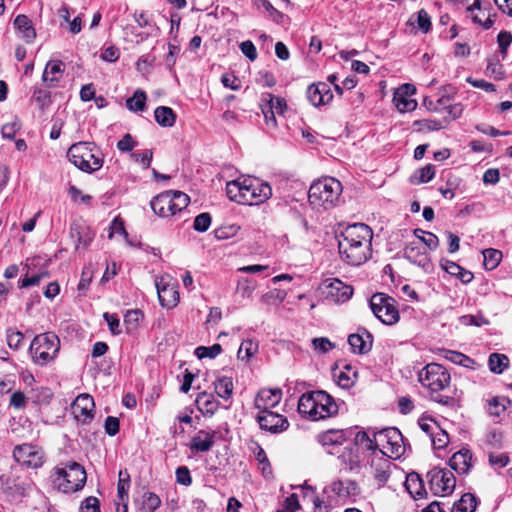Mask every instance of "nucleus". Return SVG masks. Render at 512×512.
Masks as SVG:
<instances>
[{
	"label": "nucleus",
	"instance_id": "obj_1",
	"mask_svg": "<svg viewBox=\"0 0 512 512\" xmlns=\"http://www.w3.org/2000/svg\"><path fill=\"white\" fill-rule=\"evenodd\" d=\"M373 232L364 223H356L346 227L338 240V249L343 261L359 266L371 256Z\"/></svg>",
	"mask_w": 512,
	"mask_h": 512
},
{
	"label": "nucleus",
	"instance_id": "obj_17",
	"mask_svg": "<svg viewBox=\"0 0 512 512\" xmlns=\"http://www.w3.org/2000/svg\"><path fill=\"white\" fill-rule=\"evenodd\" d=\"M416 88L411 84H403L394 91L393 103L396 109L401 112H410L416 109L417 101L413 99Z\"/></svg>",
	"mask_w": 512,
	"mask_h": 512
},
{
	"label": "nucleus",
	"instance_id": "obj_60",
	"mask_svg": "<svg viewBox=\"0 0 512 512\" xmlns=\"http://www.w3.org/2000/svg\"><path fill=\"white\" fill-rule=\"evenodd\" d=\"M211 224V216L208 213L199 214L195 220L193 227L196 231L205 232Z\"/></svg>",
	"mask_w": 512,
	"mask_h": 512
},
{
	"label": "nucleus",
	"instance_id": "obj_63",
	"mask_svg": "<svg viewBox=\"0 0 512 512\" xmlns=\"http://www.w3.org/2000/svg\"><path fill=\"white\" fill-rule=\"evenodd\" d=\"M298 509H299L298 497L296 494H292L285 499V501L282 505V508H280L277 512H295Z\"/></svg>",
	"mask_w": 512,
	"mask_h": 512
},
{
	"label": "nucleus",
	"instance_id": "obj_37",
	"mask_svg": "<svg viewBox=\"0 0 512 512\" xmlns=\"http://www.w3.org/2000/svg\"><path fill=\"white\" fill-rule=\"evenodd\" d=\"M491 372L501 374L509 365V359L505 354L492 353L488 359Z\"/></svg>",
	"mask_w": 512,
	"mask_h": 512
},
{
	"label": "nucleus",
	"instance_id": "obj_45",
	"mask_svg": "<svg viewBox=\"0 0 512 512\" xmlns=\"http://www.w3.org/2000/svg\"><path fill=\"white\" fill-rule=\"evenodd\" d=\"M482 254H483L484 266L488 270L495 269L499 265V263L502 259L501 251L496 250V249H492V248L485 249L482 251Z\"/></svg>",
	"mask_w": 512,
	"mask_h": 512
},
{
	"label": "nucleus",
	"instance_id": "obj_28",
	"mask_svg": "<svg viewBox=\"0 0 512 512\" xmlns=\"http://www.w3.org/2000/svg\"><path fill=\"white\" fill-rule=\"evenodd\" d=\"M195 402L199 411L205 416L214 415L219 408V402L214 395L205 391L197 395Z\"/></svg>",
	"mask_w": 512,
	"mask_h": 512
},
{
	"label": "nucleus",
	"instance_id": "obj_47",
	"mask_svg": "<svg viewBox=\"0 0 512 512\" xmlns=\"http://www.w3.org/2000/svg\"><path fill=\"white\" fill-rule=\"evenodd\" d=\"M414 233L417 237L416 241H420L425 248L427 247L430 250H435L438 247L439 240L435 234L419 229L415 230Z\"/></svg>",
	"mask_w": 512,
	"mask_h": 512
},
{
	"label": "nucleus",
	"instance_id": "obj_19",
	"mask_svg": "<svg viewBox=\"0 0 512 512\" xmlns=\"http://www.w3.org/2000/svg\"><path fill=\"white\" fill-rule=\"evenodd\" d=\"M94 400L88 394L79 395L72 404V412L77 421L82 423H89L93 417Z\"/></svg>",
	"mask_w": 512,
	"mask_h": 512
},
{
	"label": "nucleus",
	"instance_id": "obj_49",
	"mask_svg": "<svg viewBox=\"0 0 512 512\" xmlns=\"http://www.w3.org/2000/svg\"><path fill=\"white\" fill-rule=\"evenodd\" d=\"M53 393L47 387H37L31 390L30 398L36 404H47L51 400Z\"/></svg>",
	"mask_w": 512,
	"mask_h": 512
},
{
	"label": "nucleus",
	"instance_id": "obj_43",
	"mask_svg": "<svg viewBox=\"0 0 512 512\" xmlns=\"http://www.w3.org/2000/svg\"><path fill=\"white\" fill-rule=\"evenodd\" d=\"M447 120H430L423 119L414 122V127L417 131L420 132H430V131H438L440 129L445 128Z\"/></svg>",
	"mask_w": 512,
	"mask_h": 512
},
{
	"label": "nucleus",
	"instance_id": "obj_38",
	"mask_svg": "<svg viewBox=\"0 0 512 512\" xmlns=\"http://www.w3.org/2000/svg\"><path fill=\"white\" fill-rule=\"evenodd\" d=\"M476 498L470 493L464 494L459 501L455 502L452 512H474L476 509Z\"/></svg>",
	"mask_w": 512,
	"mask_h": 512
},
{
	"label": "nucleus",
	"instance_id": "obj_61",
	"mask_svg": "<svg viewBox=\"0 0 512 512\" xmlns=\"http://www.w3.org/2000/svg\"><path fill=\"white\" fill-rule=\"evenodd\" d=\"M176 481L177 483L190 486L192 484V477L190 475V471L186 466H180L176 469Z\"/></svg>",
	"mask_w": 512,
	"mask_h": 512
},
{
	"label": "nucleus",
	"instance_id": "obj_22",
	"mask_svg": "<svg viewBox=\"0 0 512 512\" xmlns=\"http://www.w3.org/2000/svg\"><path fill=\"white\" fill-rule=\"evenodd\" d=\"M348 343L354 353L365 354L372 348L373 337L366 329H360L349 335Z\"/></svg>",
	"mask_w": 512,
	"mask_h": 512
},
{
	"label": "nucleus",
	"instance_id": "obj_56",
	"mask_svg": "<svg viewBox=\"0 0 512 512\" xmlns=\"http://www.w3.org/2000/svg\"><path fill=\"white\" fill-rule=\"evenodd\" d=\"M430 439L433 443L434 448L436 449H442L446 447L447 444L449 443V436L447 432L441 429L440 427L439 430H437L435 434L430 437Z\"/></svg>",
	"mask_w": 512,
	"mask_h": 512
},
{
	"label": "nucleus",
	"instance_id": "obj_54",
	"mask_svg": "<svg viewBox=\"0 0 512 512\" xmlns=\"http://www.w3.org/2000/svg\"><path fill=\"white\" fill-rule=\"evenodd\" d=\"M435 175V170L432 165H426L425 167L419 169L413 176L415 180H413L414 183H427Z\"/></svg>",
	"mask_w": 512,
	"mask_h": 512
},
{
	"label": "nucleus",
	"instance_id": "obj_2",
	"mask_svg": "<svg viewBox=\"0 0 512 512\" xmlns=\"http://www.w3.org/2000/svg\"><path fill=\"white\" fill-rule=\"evenodd\" d=\"M226 194L231 201L242 205H259L272 196V188L267 182L240 176L226 184Z\"/></svg>",
	"mask_w": 512,
	"mask_h": 512
},
{
	"label": "nucleus",
	"instance_id": "obj_44",
	"mask_svg": "<svg viewBox=\"0 0 512 512\" xmlns=\"http://www.w3.org/2000/svg\"><path fill=\"white\" fill-rule=\"evenodd\" d=\"M442 358L462 366H468V363L471 362V359L458 351H452L447 349H439L437 352Z\"/></svg>",
	"mask_w": 512,
	"mask_h": 512
},
{
	"label": "nucleus",
	"instance_id": "obj_8",
	"mask_svg": "<svg viewBox=\"0 0 512 512\" xmlns=\"http://www.w3.org/2000/svg\"><path fill=\"white\" fill-rule=\"evenodd\" d=\"M190 198L181 191H166L151 200V208L160 217L168 218L182 211Z\"/></svg>",
	"mask_w": 512,
	"mask_h": 512
},
{
	"label": "nucleus",
	"instance_id": "obj_57",
	"mask_svg": "<svg viewBox=\"0 0 512 512\" xmlns=\"http://www.w3.org/2000/svg\"><path fill=\"white\" fill-rule=\"evenodd\" d=\"M287 294L285 291L273 290L261 297V302L264 304H273L275 302L281 303L286 298Z\"/></svg>",
	"mask_w": 512,
	"mask_h": 512
},
{
	"label": "nucleus",
	"instance_id": "obj_62",
	"mask_svg": "<svg viewBox=\"0 0 512 512\" xmlns=\"http://www.w3.org/2000/svg\"><path fill=\"white\" fill-rule=\"evenodd\" d=\"M28 397L21 391L12 393L10 397V405L15 409H23L26 407Z\"/></svg>",
	"mask_w": 512,
	"mask_h": 512
},
{
	"label": "nucleus",
	"instance_id": "obj_30",
	"mask_svg": "<svg viewBox=\"0 0 512 512\" xmlns=\"http://www.w3.org/2000/svg\"><path fill=\"white\" fill-rule=\"evenodd\" d=\"M214 444V432L200 430L192 438L190 448L196 452H206Z\"/></svg>",
	"mask_w": 512,
	"mask_h": 512
},
{
	"label": "nucleus",
	"instance_id": "obj_41",
	"mask_svg": "<svg viewBox=\"0 0 512 512\" xmlns=\"http://www.w3.org/2000/svg\"><path fill=\"white\" fill-rule=\"evenodd\" d=\"M405 486L407 491L414 497H422L424 494L423 482L418 474H410L407 476Z\"/></svg>",
	"mask_w": 512,
	"mask_h": 512
},
{
	"label": "nucleus",
	"instance_id": "obj_48",
	"mask_svg": "<svg viewBox=\"0 0 512 512\" xmlns=\"http://www.w3.org/2000/svg\"><path fill=\"white\" fill-rule=\"evenodd\" d=\"M339 460L348 470H354L359 465L358 455L352 448H345L343 453L339 456Z\"/></svg>",
	"mask_w": 512,
	"mask_h": 512
},
{
	"label": "nucleus",
	"instance_id": "obj_21",
	"mask_svg": "<svg viewBox=\"0 0 512 512\" xmlns=\"http://www.w3.org/2000/svg\"><path fill=\"white\" fill-rule=\"evenodd\" d=\"M307 98L313 106L326 105L333 99L330 86L325 82L311 84L307 89Z\"/></svg>",
	"mask_w": 512,
	"mask_h": 512
},
{
	"label": "nucleus",
	"instance_id": "obj_24",
	"mask_svg": "<svg viewBox=\"0 0 512 512\" xmlns=\"http://www.w3.org/2000/svg\"><path fill=\"white\" fill-rule=\"evenodd\" d=\"M70 236L75 240L76 249H79L81 246L86 248L93 240L95 234L86 225L74 222L70 228Z\"/></svg>",
	"mask_w": 512,
	"mask_h": 512
},
{
	"label": "nucleus",
	"instance_id": "obj_15",
	"mask_svg": "<svg viewBox=\"0 0 512 512\" xmlns=\"http://www.w3.org/2000/svg\"><path fill=\"white\" fill-rule=\"evenodd\" d=\"M160 304L168 309L175 307L179 301L176 286L169 276H162L155 281Z\"/></svg>",
	"mask_w": 512,
	"mask_h": 512
},
{
	"label": "nucleus",
	"instance_id": "obj_53",
	"mask_svg": "<svg viewBox=\"0 0 512 512\" xmlns=\"http://www.w3.org/2000/svg\"><path fill=\"white\" fill-rule=\"evenodd\" d=\"M32 101L35 102L41 110H44L51 104L50 93L37 88L33 92Z\"/></svg>",
	"mask_w": 512,
	"mask_h": 512
},
{
	"label": "nucleus",
	"instance_id": "obj_33",
	"mask_svg": "<svg viewBox=\"0 0 512 512\" xmlns=\"http://www.w3.org/2000/svg\"><path fill=\"white\" fill-rule=\"evenodd\" d=\"M156 122L162 127H172L176 122L175 112L167 106H159L154 111Z\"/></svg>",
	"mask_w": 512,
	"mask_h": 512
},
{
	"label": "nucleus",
	"instance_id": "obj_16",
	"mask_svg": "<svg viewBox=\"0 0 512 512\" xmlns=\"http://www.w3.org/2000/svg\"><path fill=\"white\" fill-rule=\"evenodd\" d=\"M405 258L418 265L424 271L430 272L433 268L429 254L420 241H411L404 249Z\"/></svg>",
	"mask_w": 512,
	"mask_h": 512
},
{
	"label": "nucleus",
	"instance_id": "obj_39",
	"mask_svg": "<svg viewBox=\"0 0 512 512\" xmlns=\"http://www.w3.org/2000/svg\"><path fill=\"white\" fill-rule=\"evenodd\" d=\"M444 269L447 273L459 278L463 283L471 282L474 277L470 271L463 269L461 266L454 262H446Z\"/></svg>",
	"mask_w": 512,
	"mask_h": 512
},
{
	"label": "nucleus",
	"instance_id": "obj_40",
	"mask_svg": "<svg viewBox=\"0 0 512 512\" xmlns=\"http://www.w3.org/2000/svg\"><path fill=\"white\" fill-rule=\"evenodd\" d=\"M258 352V343L250 339L244 340L237 352V358L248 362Z\"/></svg>",
	"mask_w": 512,
	"mask_h": 512
},
{
	"label": "nucleus",
	"instance_id": "obj_20",
	"mask_svg": "<svg viewBox=\"0 0 512 512\" xmlns=\"http://www.w3.org/2000/svg\"><path fill=\"white\" fill-rule=\"evenodd\" d=\"M282 399V392L280 389H261L254 400V406L259 410V413L270 411L276 407Z\"/></svg>",
	"mask_w": 512,
	"mask_h": 512
},
{
	"label": "nucleus",
	"instance_id": "obj_31",
	"mask_svg": "<svg viewBox=\"0 0 512 512\" xmlns=\"http://www.w3.org/2000/svg\"><path fill=\"white\" fill-rule=\"evenodd\" d=\"M14 27L19 36L28 43L36 37L35 29L26 15H18L14 20Z\"/></svg>",
	"mask_w": 512,
	"mask_h": 512
},
{
	"label": "nucleus",
	"instance_id": "obj_50",
	"mask_svg": "<svg viewBox=\"0 0 512 512\" xmlns=\"http://www.w3.org/2000/svg\"><path fill=\"white\" fill-rule=\"evenodd\" d=\"M129 474L127 471L119 472L117 496L120 501H128Z\"/></svg>",
	"mask_w": 512,
	"mask_h": 512
},
{
	"label": "nucleus",
	"instance_id": "obj_12",
	"mask_svg": "<svg viewBox=\"0 0 512 512\" xmlns=\"http://www.w3.org/2000/svg\"><path fill=\"white\" fill-rule=\"evenodd\" d=\"M430 489L434 495L446 496L451 494L456 486V479L452 471L446 468L434 467L427 473Z\"/></svg>",
	"mask_w": 512,
	"mask_h": 512
},
{
	"label": "nucleus",
	"instance_id": "obj_36",
	"mask_svg": "<svg viewBox=\"0 0 512 512\" xmlns=\"http://www.w3.org/2000/svg\"><path fill=\"white\" fill-rule=\"evenodd\" d=\"M510 400L506 397H493L488 401L487 411L490 416L500 417L505 412Z\"/></svg>",
	"mask_w": 512,
	"mask_h": 512
},
{
	"label": "nucleus",
	"instance_id": "obj_9",
	"mask_svg": "<svg viewBox=\"0 0 512 512\" xmlns=\"http://www.w3.org/2000/svg\"><path fill=\"white\" fill-rule=\"evenodd\" d=\"M60 350V340L54 333L37 335L31 342L30 353L33 361L41 366L53 361Z\"/></svg>",
	"mask_w": 512,
	"mask_h": 512
},
{
	"label": "nucleus",
	"instance_id": "obj_27",
	"mask_svg": "<svg viewBox=\"0 0 512 512\" xmlns=\"http://www.w3.org/2000/svg\"><path fill=\"white\" fill-rule=\"evenodd\" d=\"M330 490L340 498L357 496L360 493L358 484L353 480H337L331 483Z\"/></svg>",
	"mask_w": 512,
	"mask_h": 512
},
{
	"label": "nucleus",
	"instance_id": "obj_42",
	"mask_svg": "<svg viewBox=\"0 0 512 512\" xmlns=\"http://www.w3.org/2000/svg\"><path fill=\"white\" fill-rule=\"evenodd\" d=\"M126 106L133 112L143 111L146 107V93L140 89L136 90L133 96L127 99Z\"/></svg>",
	"mask_w": 512,
	"mask_h": 512
},
{
	"label": "nucleus",
	"instance_id": "obj_46",
	"mask_svg": "<svg viewBox=\"0 0 512 512\" xmlns=\"http://www.w3.org/2000/svg\"><path fill=\"white\" fill-rule=\"evenodd\" d=\"M267 97L268 100L264 106L268 109V112L282 115L287 108L285 99L273 96L272 94H267Z\"/></svg>",
	"mask_w": 512,
	"mask_h": 512
},
{
	"label": "nucleus",
	"instance_id": "obj_29",
	"mask_svg": "<svg viewBox=\"0 0 512 512\" xmlns=\"http://www.w3.org/2000/svg\"><path fill=\"white\" fill-rule=\"evenodd\" d=\"M161 504L160 498L149 491L143 492L135 499L137 512H154Z\"/></svg>",
	"mask_w": 512,
	"mask_h": 512
},
{
	"label": "nucleus",
	"instance_id": "obj_14",
	"mask_svg": "<svg viewBox=\"0 0 512 512\" xmlns=\"http://www.w3.org/2000/svg\"><path fill=\"white\" fill-rule=\"evenodd\" d=\"M322 294L335 303H344L353 295V288L341 280L327 279L321 284Z\"/></svg>",
	"mask_w": 512,
	"mask_h": 512
},
{
	"label": "nucleus",
	"instance_id": "obj_10",
	"mask_svg": "<svg viewBox=\"0 0 512 512\" xmlns=\"http://www.w3.org/2000/svg\"><path fill=\"white\" fill-rule=\"evenodd\" d=\"M449 372L440 364L430 363L418 374L419 382L431 392H439L450 383Z\"/></svg>",
	"mask_w": 512,
	"mask_h": 512
},
{
	"label": "nucleus",
	"instance_id": "obj_11",
	"mask_svg": "<svg viewBox=\"0 0 512 512\" xmlns=\"http://www.w3.org/2000/svg\"><path fill=\"white\" fill-rule=\"evenodd\" d=\"M370 308L373 314L386 325L395 324L399 320L396 301L384 293H376L371 297Z\"/></svg>",
	"mask_w": 512,
	"mask_h": 512
},
{
	"label": "nucleus",
	"instance_id": "obj_59",
	"mask_svg": "<svg viewBox=\"0 0 512 512\" xmlns=\"http://www.w3.org/2000/svg\"><path fill=\"white\" fill-rule=\"evenodd\" d=\"M23 339L24 336L22 332L14 329L7 330V344L10 348L18 349L21 346Z\"/></svg>",
	"mask_w": 512,
	"mask_h": 512
},
{
	"label": "nucleus",
	"instance_id": "obj_23",
	"mask_svg": "<svg viewBox=\"0 0 512 512\" xmlns=\"http://www.w3.org/2000/svg\"><path fill=\"white\" fill-rule=\"evenodd\" d=\"M65 64L60 60H51L46 64L42 80L49 87H54L63 77Z\"/></svg>",
	"mask_w": 512,
	"mask_h": 512
},
{
	"label": "nucleus",
	"instance_id": "obj_3",
	"mask_svg": "<svg viewBox=\"0 0 512 512\" xmlns=\"http://www.w3.org/2000/svg\"><path fill=\"white\" fill-rule=\"evenodd\" d=\"M338 405L325 391L304 393L298 401L300 414L316 421L338 413Z\"/></svg>",
	"mask_w": 512,
	"mask_h": 512
},
{
	"label": "nucleus",
	"instance_id": "obj_64",
	"mask_svg": "<svg viewBox=\"0 0 512 512\" xmlns=\"http://www.w3.org/2000/svg\"><path fill=\"white\" fill-rule=\"evenodd\" d=\"M80 512H100L98 499L95 497L86 498L80 506Z\"/></svg>",
	"mask_w": 512,
	"mask_h": 512
},
{
	"label": "nucleus",
	"instance_id": "obj_51",
	"mask_svg": "<svg viewBox=\"0 0 512 512\" xmlns=\"http://www.w3.org/2000/svg\"><path fill=\"white\" fill-rule=\"evenodd\" d=\"M256 287V283L248 278H240L237 282L236 291L243 298H249L252 296L253 291Z\"/></svg>",
	"mask_w": 512,
	"mask_h": 512
},
{
	"label": "nucleus",
	"instance_id": "obj_4",
	"mask_svg": "<svg viewBox=\"0 0 512 512\" xmlns=\"http://www.w3.org/2000/svg\"><path fill=\"white\" fill-rule=\"evenodd\" d=\"M359 441H367L369 449L377 448L382 456L391 459L401 457L405 452L403 437L401 432L395 427L385 428L374 434V439L371 440L366 433L357 435Z\"/></svg>",
	"mask_w": 512,
	"mask_h": 512
},
{
	"label": "nucleus",
	"instance_id": "obj_55",
	"mask_svg": "<svg viewBox=\"0 0 512 512\" xmlns=\"http://www.w3.org/2000/svg\"><path fill=\"white\" fill-rule=\"evenodd\" d=\"M497 43L499 46L500 53L504 59L507 54L508 47L512 43V34L508 31H501L497 36Z\"/></svg>",
	"mask_w": 512,
	"mask_h": 512
},
{
	"label": "nucleus",
	"instance_id": "obj_18",
	"mask_svg": "<svg viewBox=\"0 0 512 512\" xmlns=\"http://www.w3.org/2000/svg\"><path fill=\"white\" fill-rule=\"evenodd\" d=\"M257 422L261 429L272 433L285 431L289 426L287 418L272 411L259 413L257 415Z\"/></svg>",
	"mask_w": 512,
	"mask_h": 512
},
{
	"label": "nucleus",
	"instance_id": "obj_5",
	"mask_svg": "<svg viewBox=\"0 0 512 512\" xmlns=\"http://www.w3.org/2000/svg\"><path fill=\"white\" fill-rule=\"evenodd\" d=\"M342 184L333 177H323L310 186L308 199L315 209L328 210L340 201Z\"/></svg>",
	"mask_w": 512,
	"mask_h": 512
},
{
	"label": "nucleus",
	"instance_id": "obj_13",
	"mask_svg": "<svg viewBox=\"0 0 512 512\" xmlns=\"http://www.w3.org/2000/svg\"><path fill=\"white\" fill-rule=\"evenodd\" d=\"M13 457L21 466L30 469H38L45 462V453L39 446L24 443L13 450Z\"/></svg>",
	"mask_w": 512,
	"mask_h": 512
},
{
	"label": "nucleus",
	"instance_id": "obj_34",
	"mask_svg": "<svg viewBox=\"0 0 512 512\" xmlns=\"http://www.w3.org/2000/svg\"><path fill=\"white\" fill-rule=\"evenodd\" d=\"M214 389L216 394L224 399L229 400L233 395L234 385L230 377L222 376L214 382Z\"/></svg>",
	"mask_w": 512,
	"mask_h": 512
},
{
	"label": "nucleus",
	"instance_id": "obj_35",
	"mask_svg": "<svg viewBox=\"0 0 512 512\" xmlns=\"http://www.w3.org/2000/svg\"><path fill=\"white\" fill-rule=\"evenodd\" d=\"M357 374V371L353 367L346 366L344 370L335 373L334 376L339 386L342 388H350L354 385Z\"/></svg>",
	"mask_w": 512,
	"mask_h": 512
},
{
	"label": "nucleus",
	"instance_id": "obj_7",
	"mask_svg": "<svg viewBox=\"0 0 512 512\" xmlns=\"http://www.w3.org/2000/svg\"><path fill=\"white\" fill-rule=\"evenodd\" d=\"M54 485L59 491L72 493L81 490L86 483V471L77 462L56 466L52 472Z\"/></svg>",
	"mask_w": 512,
	"mask_h": 512
},
{
	"label": "nucleus",
	"instance_id": "obj_6",
	"mask_svg": "<svg viewBox=\"0 0 512 512\" xmlns=\"http://www.w3.org/2000/svg\"><path fill=\"white\" fill-rule=\"evenodd\" d=\"M67 157L76 168L85 173L100 170L104 163L103 153L93 142L72 144L67 151Z\"/></svg>",
	"mask_w": 512,
	"mask_h": 512
},
{
	"label": "nucleus",
	"instance_id": "obj_58",
	"mask_svg": "<svg viewBox=\"0 0 512 512\" xmlns=\"http://www.w3.org/2000/svg\"><path fill=\"white\" fill-rule=\"evenodd\" d=\"M419 427L423 432H425L427 435L431 437L432 435L435 434L437 430H439L440 426L432 418L422 417L419 420Z\"/></svg>",
	"mask_w": 512,
	"mask_h": 512
},
{
	"label": "nucleus",
	"instance_id": "obj_32",
	"mask_svg": "<svg viewBox=\"0 0 512 512\" xmlns=\"http://www.w3.org/2000/svg\"><path fill=\"white\" fill-rule=\"evenodd\" d=\"M372 467H374V479L378 485V487H382L386 484L389 479V467L390 461L385 458H380L379 463H375L372 461Z\"/></svg>",
	"mask_w": 512,
	"mask_h": 512
},
{
	"label": "nucleus",
	"instance_id": "obj_26",
	"mask_svg": "<svg viewBox=\"0 0 512 512\" xmlns=\"http://www.w3.org/2000/svg\"><path fill=\"white\" fill-rule=\"evenodd\" d=\"M348 432L343 429H330L317 435V441L324 447L340 446L345 443Z\"/></svg>",
	"mask_w": 512,
	"mask_h": 512
},
{
	"label": "nucleus",
	"instance_id": "obj_25",
	"mask_svg": "<svg viewBox=\"0 0 512 512\" xmlns=\"http://www.w3.org/2000/svg\"><path fill=\"white\" fill-rule=\"evenodd\" d=\"M449 465L458 474H467L472 466V453L467 449H461L452 455Z\"/></svg>",
	"mask_w": 512,
	"mask_h": 512
},
{
	"label": "nucleus",
	"instance_id": "obj_52",
	"mask_svg": "<svg viewBox=\"0 0 512 512\" xmlns=\"http://www.w3.org/2000/svg\"><path fill=\"white\" fill-rule=\"evenodd\" d=\"M221 352H222V347L220 344H214L210 347L199 346L195 349V355L199 359H203L206 357L213 359V358L217 357Z\"/></svg>",
	"mask_w": 512,
	"mask_h": 512
}]
</instances>
